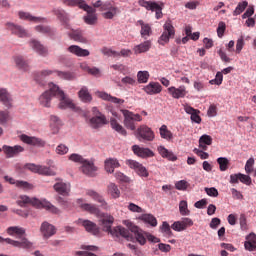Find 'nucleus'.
Segmentation results:
<instances>
[{"mask_svg": "<svg viewBox=\"0 0 256 256\" xmlns=\"http://www.w3.org/2000/svg\"><path fill=\"white\" fill-rule=\"evenodd\" d=\"M78 96L83 101V103H91L93 101V96H91V93H89V89L87 87H82L80 91L78 92Z\"/></svg>", "mask_w": 256, "mask_h": 256, "instance_id": "ea45409f", "label": "nucleus"}, {"mask_svg": "<svg viewBox=\"0 0 256 256\" xmlns=\"http://www.w3.org/2000/svg\"><path fill=\"white\" fill-rule=\"evenodd\" d=\"M141 121H143V117H141V114L129 112V129L131 131H135V129L137 128L135 122L139 123Z\"/></svg>", "mask_w": 256, "mask_h": 256, "instance_id": "58836bf2", "label": "nucleus"}, {"mask_svg": "<svg viewBox=\"0 0 256 256\" xmlns=\"http://www.w3.org/2000/svg\"><path fill=\"white\" fill-rule=\"evenodd\" d=\"M247 241L244 243L245 249L247 251H255L256 249V235L254 233H251L246 237Z\"/></svg>", "mask_w": 256, "mask_h": 256, "instance_id": "a19ab883", "label": "nucleus"}, {"mask_svg": "<svg viewBox=\"0 0 256 256\" xmlns=\"http://www.w3.org/2000/svg\"><path fill=\"white\" fill-rule=\"evenodd\" d=\"M139 219L151 227H157V218H155V216L152 214H142Z\"/></svg>", "mask_w": 256, "mask_h": 256, "instance_id": "c03bdc74", "label": "nucleus"}, {"mask_svg": "<svg viewBox=\"0 0 256 256\" xmlns=\"http://www.w3.org/2000/svg\"><path fill=\"white\" fill-rule=\"evenodd\" d=\"M20 141H22L23 143H26V145H33L36 147H45V141H43L41 138L27 136L26 134H22L20 136Z\"/></svg>", "mask_w": 256, "mask_h": 256, "instance_id": "dca6fc26", "label": "nucleus"}, {"mask_svg": "<svg viewBox=\"0 0 256 256\" xmlns=\"http://www.w3.org/2000/svg\"><path fill=\"white\" fill-rule=\"evenodd\" d=\"M53 188L56 191V193L62 195L63 197H69V193H71V185L63 181L54 184Z\"/></svg>", "mask_w": 256, "mask_h": 256, "instance_id": "412c9836", "label": "nucleus"}, {"mask_svg": "<svg viewBox=\"0 0 256 256\" xmlns=\"http://www.w3.org/2000/svg\"><path fill=\"white\" fill-rule=\"evenodd\" d=\"M0 103L7 109L13 107V96L6 88H0Z\"/></svg>", "mask_w": 256, "mask_h": 256, "instance_id": "4468645a", "label": "nucleus"}, {"mask_svg": "<svg viewBox=\"0 0 256 256\" xmlns=\"http://www.w3.org/2000/svg\"><path fill=\"white\" fill-rule=\"evenodd\" d=\"M160 229H161L162 233H164L168 237H171L173 235V232L171 231V226L167 222H163Z\"/></svg>", "mask_w": 256, "mask_h": 256, "instance_id": "e2e57ef3", "label": "nucleus"}, {"mask_svg": "<svg viewBox=\"0 0 256 256\" xmlns=\"http://www.w3.org/2000/svg\"><path fill=\"white\" fill-rule=\"evenodd\" d=\"M157 151L163 159H167V161H177V156L173 151L165 148V146H158Z\"/></svg>", "mask_w": 256, "mask_h": 256, "instance_id": "7c9ffc66", "label": "nucleus"}, {"mask_svg": "<svg viewBox=\"0 0 256 256\" xmlns=\"http://www.w3.org/2000/svg\"><path fill=\"white\" fill-rule=\"evenodd\" d=\"M38 174L39 175H47V176H55V171L51 170V168L46 166H38Z\"/></svg>", "mask_w": 256, "mask_h": 256, "instance_id": "6e6d98bb", "label": "nucleus"}, {"mask_svg": "<svg viewBox=\"0 0 256 256\" xmlns=\"http://www.w3.org/2000/svg\"><path fill=\"white\" fill-rule=\"evenodd\" d=\"M96 95L100 99H103V101H110L111 103H116L118 105H121V103H125V100L113 97L106 92H96Z\"/></svg>", "mask_w": 256, "mask_h": 256, "instance_id": "f704fd0d", "label": "nucleus"}, {"mask_svg": "<svg viewBox=\"0 0 256 256\" xmlns=\"http://www.w3.org/2000/svg\"><path fill=\"white\" fill-rule=\"evenodd\" d=\"M141 26L140 35L142 39H147V37H151L153 35V30L151 29V25L146 24L143 20L139 21Z\"/></svg>", "mask_w": 256, "mask_h": 256, "instance_id": "4c0bfd02", "label": "nucleus"}, {"mask_svg": "<svg viewBox=\"0 0 256 256\" xmlns=\"http://www.w3.org/2000/svg\"><path fill=\"white\" fill-rule=\"evenodd\" d=\"M77 204L82 211H87L91 215H96L99 219V225H101L103 231L110 233V235L116 240L126 239L129 241V230L123 226H116L111 228L115 218L110 214H105L95 204L83 203V199H78Z\"/></svg>", "mask_w": 256, "mask_h": 256, "instance_id": "f257e3e1", "label": "nucleus"}, {"mask_svg": "<svg viewBox=\"0 0 256 256\" xmlns=\"http://www.w3.org/2000/svg\"><path fill=\"white\" fill-rule=\"evenodd\" d=\"M139 5L147 9V11H155L156 19H161L163 17V7H165V3L163 2H155V1H147V0H139Z\"/></svg>", "mask_w": 256, "mask_h": 256, "instance_id": "423d86ee", "label": "nucleus"}, {"mask_svg": "<svg viewBox=\"0 0 256 256\" xmlns=\"http://www.w3.org/2000/svg\"><path fill=\"white\" fill-rule=\"evenodd\" d=\"M6 233L11 235L12 237L16 235L18 239H25V237H23V235H25V228L23 227L10 226L7 228Z\"/></svg>", "mask_w": 256, "mask_h": 256, "instance_id": "72a5a7b5", "label": "nucleus"}, {"mask_svg": "<svg viewBox=\"0 0 256 256\" xmlns=\"http://www.w3.org/2000/svg\"><path fill=\"white\" fill-rule=\"evenodd\" d=\"M175 187L178 191H187V188L189 187V182L185 180H180L175 183Z\"/></svg>", "mask_w": 256, "mask_h": 256, "instance_id": "680f3d73", "label": "nucleus"}, {"mask_svg": "<svg viewBox=\"0 0 256 256\" xmlns=\"http://www.w3.org/2000/svg\"><path fill=\"white\" fill-rule=\"evenodd\" d=\"M65 5L68 7H79L88 13L84 17L85 23L87 25H95L97 23V9L93 6H89L85 0H64Z\"/></svg>", "mask_w": 256, "mask_h": 256, "instance_id": "7ed1b4c3", "label": "nucleus"}, {"mask_svg": "<svg viewBox=\"0 0 256 256\" xmlns=\"http://www.w3.org/2000/svg\"><path fill=\"white\" fill-rule=\"evenodd\" d=\"M105 171L114 173L115 169L119 168V161L115 158L106 159L104 162Z\"/></svg>", "mask_w": 256, "mask_h": 256, "instance_id": "c9c22d12", "label": "nucleus"}, {"mask_svg": "<svg viewBox=\"0 0 256 256\" xmlns=\"http://www.w3.org/2000/svg\"><path fill=\"white\" fill-rule=\"evenodd\" d=\"M9 112L0 111V125H5L9 122Z\"/></svg>", "mask_w": 256, "mask_h": 256, "instance_id": "338daca9", "label": "nucleus"}, {"mask_svg": "<svg viewBox=\"0 0 256 256\" xmlns=\"http://www.w3.org/2000/svg\"><path fill=\"white\" fill-rule=\"evenodd\" d=\"M52 97H56V95L55 92L51 91V86H49V90L45 91L39 98L40 105L43 107H51Z\"/></svg>", "mask_w": 256, "mask_h": 256, "instance_id": "a878e982", "label": "nucleus"}, {"mask_svg": "<svg viewBox=\"0 0 256 256\" xmlns=\"http://www.w3.org/2000/svg\"><path fill=\"white\" fill-rule=\"evenodd\" d=\"M86 195H88V197H91V199H93L97 203H100L101 209H109V204H107L103 196H101L98 192H95V190H87Z\"/></svg>", "mask_w": 256, "mask_h": 256, "instance_id": "5701e85b", "label": "nucleus"}, {"mask_svg": "<svg viewBox=\"0 0 256 256\" xmlns=\"http://www.w3.org/2000/svg\"><path fill=\"white\" fill-rule=\"evenodd\" d=\"M129 237L130 241H133V243H139V245H145L147 243V240L150 243H160L161 239L155 237L149 232L143 231L139 226H135L133 223H129Z\"/></svg>", "mask_w": 256, "mask_h": 256, "instance_id": "f03ea898", "label": "nucleus"}, {"mask_svg": "<svg viewBox=\"0 0 256 256\" xmlns=\"http://www.w3.org/2000/svg\"><path fill=\"white\" fill-rule=\"evenodd\" d=\"M247 5H249L247 1L240 2L233 11V16L237 17V15H241V13L247 9Z\"/></svg>", "mask_w": 256, "mask_h": 256, "instance_id": "864d4df0", "label": "nucleus"}, {"mask_svg": "<svg viewBox=\"0 0 256 256\" xmlns=\"http://www.w3.org/2000/svg\"><path fill=\"white\" fill-rule=\"evenodd\" d=\"M2 151L7 159H11L13 157H17L19 153H23V151H25V148H23L20 145H15V146L3 145Z\"/></svg>", "mask_w": 256, "mask_h": 256, "instance_id": "f8f14e48", "label": "nucleus"}, {"mask_svg": "<svg viewBox=\"0 0 256 256\" xmlns=\"http://www.w3.org/2000/svg\"><path fill=\"white\" fill-rule=\"evenodd\" d=\"M163 33L160 36L158 43L160 45H165L170 39H173L175 37V27H173V24L171 23V20H167L165 24L163 25Z\"/></svg>", "mask_w": 256, "mask_h": 256, "instance_id": "6e6552de", "label": "nucleus"}, {"mask_svg": "<svg viewBox=\"0 0 256 256\" xmlns=\"http://www.w3.org/2000/svg\"><path fill=\"white\" fill-rule=\"evenodd\" d=\"M179 211L181 215H191V210L188 207L187 201L185 200L180 201Z\"/></svg>", "mask_w": 256, "mask_h": 256, "instance_id": "4d7b16f0", "label": "nucleus"}, {"mask_svg": "<svg viewBox=\"0 0 256 256\" xmlns=\"http://www.w3.org/2000/svg\"><path fill=\"white\" fill-rule=\"evenodd\" d=\"M223 83V72H217L215 79L210 80V85H221Z\"/></svg>", "mask_w": 256, "mask_h": 256, "instance_id": "69168bd1", "label": "nucleus"}, {"mask_svg": "<svg viewBox=\"0 0 256 256\" xmlns=\"http://www.w3.org/2000/svg\"><path fill=\"white\" fill-rule=\"evenodd\" d=\"M41 208L47 209L48 211L54 213L55 215H59V213H61V210H59V208L55 207L50 202H47V200L41 201Z\"/></svg>", "mask_w": 256, "mask_h": 256, "instance_id": "de8ad7c7", "label": "nucleus"}, {"mask_svg": "<svg viewBox=\"0 0 256 256\" xmlns=\"http://www.w3.org/2000/svg\"><path fill=\"white\" fill-rule=\"evenodd\" d=\"M19 18L24 21H31L32 23H47V18L45 17H35L29 12H19Z\"/></svg>", "mask_w": 256, "mask_h": 256, "instance_id": "bb28decb", "label": "nucleus"}, {"mask_svg": "<svg viewBox=\"0 0 256 256\" xmlns=\"http://www.w3.org/2000/svg\"><path fill=\"white\" fill-rule=\"evenodd\" d=\"M54 15L59 19L60 23L64 26V29H71V24H69V14L65 10L54 9Z\"/></svg>", "mask_w": 256, "mask_h": 256, "instance_id": "6ab92c4d", "label": "nucleus"}, {"mask_svg": "<svg viewBox=\"0 0 256 256\" xmlns=\"http://www.w3.org/2000/svg\"><path fill=\"white\" fill-rule=\"evenodd\" d=\"M108 193L114 199L119 198V196L121 195V192L119 191V188H117V185H115V183H110L108 185Z\"/></svg>", "mask_w": 256, "mask_h": 256, "instance_id": "09e8293b", "label": "nucleus"}, {"mask_svg": "<svg viewBox=\"0 0 256 256\" xmlns=\"http://www.w3.org/2000/svg\"><path fill=\"white\" fill-rule=\"evenodd\" d=\"M6 29H8V31H11L12 35H17V37H27L28 36L27 30H25L20 25H16L11 22L6 23Z\"/></svg>", "mask_w": 256, "mask_h": 256, "instance_id": "f3484780", "label": "nucleus"}, {"mask_svg": "<svg viewBox=\"0 0 256 256\" xmlns=\"http://www.w3.org/2000/svg\"><path fill=\"white\" fill-rule=\"evenodd\" d=\"M227 29V25L225 22H219L218 28H217V35L221 39L223 35H225V30Z\"/></svg>", "mask_w": 256, "mask_h": 256, "instance_id": "774afa93", "label": "nucleus"}, {"mask_svg": "<svg viewBox=\"0 0 256 256\" xmlns=\"http://www.w3.org/2000/svg\"><path fill=\"white\" fill-rule=\"evenodd\" d=\"M243 183L244 185H251V176L237 173V174H231L230 175V183L232 185H235L237 183Z\"/></svg>", "mask_w": 256, "mask_h": 256, "instance_id": "a211bd4d", "label": "nucleus"}, {"mask_svg": "<svg viewBox=\"0 0 256 256\" xmlns=\"http://www.w3.org/2000/svg\"><path fill=\"white\" fill-rule=\"evenodd\" d=\"M213 143V138L211 136L204 134L199 139V147L203 149V151H207V145H211Z\"/></svg>", "mask_w": 256, "mask_h": 256, "instance_id": "49530a36", "label": "nucleus"}, {"mask_svg": "<svg viewBox=\"0 0 256 256\" xmlns=\"http://www.w3.org/2000/svg\"><path fill=\"white\" fill-rule=\"evenodd\" d=\"M79 223H81L83 225V227L85 228V230L88 233H91L92 235L97 236L101 233V230L99 229L97 224H95V222H91V220H81V219H79Z\"/></svg>", "mask_w": 256, "mask_h": 256, "instance_id": "4be33fe9", "label": "nucleus"}, {"mask_svg": "<svg viewBox=\"0 0 256 256\" xmlns=\"http://www.w3.org/2000/svg\"><path fill=\"white\" fill-rule=\"evenodd\" d=\"M30 47L36 51L39 55H47V48L37 40H31Z\"/></svg>", "mask_w": 256, "mask_h": 256, "instance_id": "79ce46f5", "label": "nucleus"}, {"mask_svg": "<svg viewBox=\"0 0 256 256\" xmlns=\"http://www.w3.org/2000/svg\"><path fill=\"white\" fill-rule=\"evenodd\" d=\"M168 93L173 97V99H183L187 95V88L185 86L169 87Z\"/></svg>", "mask_w": 256, "mask_h": 256, "instance_id": "b1692460", "label": "nucleus"}, {"mask_svg": "<svg viewBox=\"0 0 256 256\" xmlns=\"http://www.w3.org/2000/svg\"><path fill=\"white\" fill-rule=\"evenodd\" d=\"M143 91L147 93V95H158L163 91V87L158 82H150L143 88Z\"/></svg>", "mask_w": 256, "mask_h": 256, "instance_id": "cd10ccee", "label": "nucleus"}, {"mask_svg": "<svg viewBox=\"0 0 256 256\" xmlns=\"http://www.w3.org/2000/svg\"><path fill=\"white\" fill-rule=\"evenodd\" d=\"M55 151L57 155H67L69 153V147H67L65 144H60L56 147Z\"/></svg>", "mask_w": 256, "mask_h": 256, "instance_id": "0e129e2a", "label": "nucleus"}, {"mask_svg": "<svg viewBox=\"0 0 256 256\" xmlns=\"http://www.w3.org/2000/svg\"><path fill=\"white\" fill-rule=\"evenodd\" d=\"M67 51L72 53V55H76V57H89L90 55L89 50L83 49L77 45H71L67 48Z\"/></svg>", "mask_w": 256, "mask_h": 256, "instance_id": "2f4dec72", "label": "nucleus"}, {"mask_svg": "<svg viewBox=\"0 0 256 256\" xmlns=\"http://www.w3.org/2000/svg\"><path fill=\"white\" fill-rule=\"evenodd\" d=\"M81 171L82 173H84V175H87L88 177H95V172L97 171V168L92 161L86 160L81 166Z\"/></svg>", "mask_w": 256, "mask_h": 256, "instance_id": "393cba45", "label": "nucleus"}, {"mask_svg": "<svg viewBox=\"0 0 256 256\" xmlns=\"http://www.w3.org/2000/svg\"><path fill=\"white\" fill-rule=\"evenodd\" d=\"M69 36L73 39V41H77L78 43H87V38L80 29L72 30Z\"/></svg>", "mask_w": 256, "mask_h": 256, "instance_id": "37998d69", "label": "nucleus"}, {"mask_svg": "<svg viewBox=\"0 0 256 256\" xmlns=\"http://www.w3.org/2000/svg\"><path fill=\"white\" fill-rule=\"evenodd\" d=\"M50 91H52L59 99V109H72L73 111L77 109L75 103H73V100L67 97V95H65V92L59 89V86L55 85L54 83H50Z\"/></svg>", "mask_w": 256, "mask_h": 256, "instance_id": "39448f33", "label": "nucleus"}, {"mask_svg": "<svg viewBox=\"0 0 256 256\" xmlns=\"http://www.w3.org/2000/svg\"><path fill=\"white\" fill-rule=\"evenodd\" d=\"M5 181L10 183V185H16L19 189H31V184L25 181H19L15 180L14 178H11L9 176L4 177Z\"/></svg>", "mask_w": 256, "mask_h": 256, "instance_id": "e433bc0d", "label": "nucleus"}, {"mask_svg": "<svg viewBox=\"0 0 256 256\" xmlns=\"http://www.w3.org/2000/svg\"><path fill=\"white\" fill-rule=\"evenodd\" d=\"M83 71H86V73H89V75H94V77H101V70H99L97 67H91V66H81Z\"/></svg>", "mask_w": 256, "mask_h": 256, "instance_id": "3c124183", "label": "nucleus"}, {"mask_svg": "<svg viewBox=\"0 0 256 256\" xmlns=\"http://www.w3.org/2000/svg\"><path fill=\"white\" fill-rule=\"evenodd\" d=\"M110 124L112 129H114V131H117V133H120V135H127V131L123 128V126L117 123V120L111 119Z\"/></svg>", "mask_w": 256, "mask_h": 256, "instance_id": "8fccbe9b", "label": "nucleus"}, {"mask_svg": "<svg viewBox=\"0 0 256 256\" xmlns=\"http://www.w3.org/2000/svg\"><path fill=\"white\" fill-rule=\"evenodd\" d=\"M101 53L106 57H113L114 59H119V57H128L129 50L122 49L120 52H117L111 48L104 47L101 49Z\"/></svg>", "mask_w": 256, "mask_h": 256, "instance_id": "2eb2a0df", "label": "nucleus"}, {"mask_svg": "<svg viewBox=\"0 0 256 256\" xmlns=\"http://www.w3.org/2000/svg\"><path fill=\"white\" fill-rule=\"evenodd\" d=\"M69 161H73V163H80V165H83L87 159L83 158V156L73 153L69 156Z\"/></svg>", "mask_w": 256, "mask_h": 256, "instance_id": "13d9d810", "label": "nucleus"}, {"mask_svg": "<svg viewBox=\"0 0 256 256\" xmlns=\"http://www.w3.org/2000/svg\"><path fill=\"white\" fill-rule=\"evenodd\" d=\"M16 203L17 205H19V207H27V205H32V207L41 209V200L37 198H30L29 196H26V195L20 196L17 199Z\"/></svg>", "mask_w": 256, "mask_h": 256, "instance_id": "9d476101", "label": "nucleus"}, {"mask_svg": "<svg viewBox=\"0 0 256 256\" xmlns=\"http://www.w3.org/2000/svg\"><path fill=\"white\" fill-rule=\"evenodd\" d=\"M0 243H7L8 245H12V247H18V249H31V247H33V242L29 241L27 238H22L21 241H17L0 236Z\"/></svg>", "mask_w": 256, "mask_h": 256, "instance_id": "1a4fd4ad", "label": "nucleus"}, {"mask_svg": "<svg viewBox=\"0 0 256 256\" xmlns=\"http://www.w3.org/2000/svg\"><path fill=\"white\" fill-rule=\"evenodd\" d=\"M153 43L151 42V40H146L138 45H136L133 48V52L135 53V55H141V53H147V51H149V49H151Z\"/></svg>", "mask_w": 256, "mask_h": 256, "instance_id": "473e14b6", "label": "nucleus"}, {"mask_svg": "<svg viewBox=\"0 0 256 256\" xmlns=\"http://www.w3.org/2000/svg\"><path fill=\"white\" fill-rule=\"evenodd\" d=\"M159 133H160V137L162 139H165L166 141H171L173 139V132H171L169 128H167V125L165 124H163L159 128Z\"/></svg>", "mask_w": 256, "mask_h": 256, "instance_id": "a18cd8bd", "label": "nucleus"}, {"mask_svg": "<svg viewBox=\"0 0 256 256\" xmlns=\"http://www.w3.org/2000/svg\"><path fill=\"white\" fill-rule=\"evenodd\" d=\"M57 75V77H60V79H66L68 81H71L75 77V75L71 72H61V71H51V70H44L40 72L41 77H47L49 75Z\"/></svg>", "mask_w": 256, "mask_h": 256, "instance_id": "aec40b11", "label": "nucleus"}, {"mask_svg": "<svg viewBox=\"0 0 256 256\" xmlns=\"http://www.w3.org/2000/svg\"><path fill=\"white\" fill-rule=\"evenodd\" d=\"M134 135L138 141H154L155 139V132L147 125L138 127L134 131Z\"/></svg>", "mask_w": 256, "mask_h": 256, "instance_id": "0eeeda50", "label": "nucleus"}, {"mask_svg": "<svg viewBox=\"0 0 256 256\" xmlns=\"http://www.w3.org/2000/svg\"><path fill=\"white\" fill-rule=\"evenodd\" d=\"M138 83H147L149 81L148 71H139L137 74Z\"/></svg>", "mask_w": 256, "mask_h": 256, "instance_id": "bf43d9fd", "label": "nucleus"}, {"mask_svg": "<svg viewBox=\"0 0 256 256\" xmlns=\"http://www.w3.org/2000/svg\"><path fill=\"white\" fill-rule=\"evenodd\" d=\"M92 7L99 9V11L102 12V17L104 19H113L114 17H117V13H119V8L113 1L103 2L102 0H97L92 4Z\"/></svg>", "mask_w": 256, "mask_h": 256, "instance_id": "20e7f679", "label": "nucleus"}, {"mask_svg": "<svg viewBox=\"0 0 256 256\" xmlns=\"http://www.w3.org/2000/svg\"><path fill=\"white\" fill-rule=\"evenodd\" d=\"M132 152L136 157H140V159H149L151 157H155V152L150 148L141 147L139 145L132 146Z\"/></svg>", "mask_w": 256, "mask_h": 256, "instance_id": "9b49d317", "label": "nucleus"}, {"mask_svg": "<svg viewBox=\"0 0 256 256\" xmlns=\"http://www.w3.org/2000/svg\"><path fill=\"white\" fill-rule=\"evenodd\" d=\"M220 171H227L229 169V159L220 157L217 159Z\"/></svg>", "mask_w": 256, "mask_h": 256, "instance_id": "5fc2aeb1", "label": "nucleus"}, {"mask_svg": "<svg viewBox=\"0 0 256 256\" xmlns=\"http://www.w3.org/2000/svg\"><path fill=\"white\" fill-rule=\"evenodd\" d=\"M243 47H245V39L241 36L236 42V49L234 50L237 55L243 51Z\"/></svg>", "mask_w": 256, "mask_h": 256, "instance_id": "052dcab7", "label": "nucleus"}, {"mask_svg": "<svg viewBox=\"0 0 256 256\" xmlns=\"http://www.w3.org/2000/svg\"><path fill=\"white\" fill-rule=\"evenodd\" d=\"M129 167L130 169H133V171L138 174L139 177H149V171L143 164L135 161V160H129Z\"/></svg>", "mask_w": 256, "mask_h": 256, "instance_id": "ddd939ff", "label": "nucleus"}, {"mask_svg": "<svg viewBox=\"0 0 256 256\" xmlns=\"http://www.w3.org/2000/svg\"><path fill=\"white\" fill-rule=\"evenodd\" d=\"M40 231L44 237V239H49V237H53L55 235V226L49 224V222H43Z\"/></svg>", "mask_w": 256, "mask_h": 256, "instance_id": "c756f323", "label": "nucleus"}, {"mask_svg": "<svg viewBox=\"0 0 256 256\" xmlns=\"http://www.w3.org/2000/svg\"><path fill=\"white\" fill-rule=\"evenodd\" d=\"M106 124L107 118L103 114H100V116H94L89 120V125L92 129H99V127H103V125Z\"/></svg>", "mask_w": 256, "mask_h": 256, "instance_id": "c85d7f7f", "label": "nucleus"}, {"mask_svg": "<svg viewBox=\"0 0 256 256\" xmlns=\"http://www.w3.org/2000/svg\"><path fill=\"white\" fill-rule=\"evenodd\" d=\"M35 31L43 33L44 35H53L55 32L49 26L38 25L35 27Z\"/></svg>", "mask_w": 256, "mask_h": 256, "instance_id": "603ef678", "label": "nucleus"}]
</instances>
